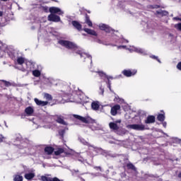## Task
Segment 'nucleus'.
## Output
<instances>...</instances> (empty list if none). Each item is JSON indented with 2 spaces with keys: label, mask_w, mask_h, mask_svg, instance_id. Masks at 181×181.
I'll return each instance as SVG.
<instances>
[{
  "label": "nucleus",
  "mask_w": 181,
  "mask_h": 181,
  "mask_svg": "<svg viewBox=\"0 0 181 181\" xmlns=\"http://www.w3.org/2000/svg\"><path fill=\"white\" fill-rule=\"evenodd\" d=\"M58 43L59 45H61V46H63V47L68 49V50H71L74 54H79L81 59H83V62H86V60L87 62H89L90 64L93 63V57L83 52V49L77 46L76 43L66 40H59Z\"/></svg>",
  "instance_id": "obj_1"
},
{
  "label": "nucleus",
  "mask_w": 181,
  "mask_h": 181,
  "mask_svg": "<svg viewBox=\"0 0 181 181\" xmlns=\"http://www.w3.org/2000/svg\"><path fill=\"white\" fill-rule=\"evenodd\" d=\"M122 163L123 168H127V173L130 176H133V177H136L138 176V169L132 164V163L129 162V160L127 158H124Z\"/></svg>",
  "instance_id": "obj_2"
},
{
  "label": "nucleus",
  "mask_w": 181,
  "mask_h": 181,
  "mask_svg": "<svg viewBox=\"0 0 181 181\" xmlns=\"http://www.w3.org/2000/svg\"><path fill=\"white\" fill-rule=\"evenodd\" d=\"M117 49H126L127 50H129V52H135L136 53H139V54H142V56L148 54V52H146V50L135 46H130L129 48H127V45H119L117 46Z\"/></svg>",
  "instance_id": "obj_3"
},
{
  "label": "nucleus",
  "mask_w": 181,
  "mask_h": 181,
  "mask_svg": "<svg viewBox=\"0 0 181 181\" xmlns=\"http://www.w3.org/2000/svg\"><path fill=\"white\" fill-rule=\"evenodd\" d=\"M8 56L13 60V62H17V64L22 66L25 63V58L18 56V52L16 51H8L7 52Z\"/></svg>",
  "instance_id": "obj_4"
},
{
  "label": "nucleus",
  "mask_w": 181,
  "mask_h": 181,
  "mask_svg": "<svg viewBox=\"0 0 181 181\" xmlns=\"http://www.w3.org/2000/svg\"><path fill=\"white\" fill-rule=\"evenodd\" d=\"M127 129H134V131H145V124H142V121L140 119L139 124H129L127 126Z\"/></svg>",
  "instance_id": "obj_5"
},
{
  "label": "nucleus",
  "mask_w": 181,
  "mask_h": 181,
  "mask_svg": "<svg viewBox=\"0 0 181 181\" xmlns=\"http://www.w3.org/2000/svg\"><path fill=\"white\" fill-rule=\"evenodd\" d=\"M78 141L79 142H81V144H82V145H85V146H88V148H93V151L95 152H101L102 149L98 148V147H95L93 145H91L90 143H88L87 141H86V139H84L83 137L79 136L78 137Z\"/></svg>",
  "instance_id": "obj_6"
},
{
  "label": "nucleus",
  "mask_w": 181,
  "mask_h": 181,
  "mask_svg": "<svg viewBox=\"0 0 181 181\" xmlns=\"http://www.w3.org/2000/svg\"><path fill=\"white\" fill-rule=\"evenodd\" d=\"M141 25L144 26V32H146L147 33H152V32H153V28H152L151 23L142 21Z\"/></svg>",
  "instance_id": "obj_7"
},
{
  "label": "nucleus",
  "mask_w": 181,
  "mask_h": 181,
  "mask_svg": "<svg viewBox=\"0 0 181 181\" xmlns=\"http://www.w3.org/2000/svg\"><path fill=\"white\" fill-rule=\"evenodd\" d=\"M74 118L76 119H79V121H82L85 124H90V122H93V119L90 117H83L78 115H74Z\"/></svg>",
  "instance_id": "obj_8"
},
{
  "label": "nucleus",
  "mask_w": 181,
  "mask_h": 181,
  "mask_svg": "<svg viewBox=\"0 0 181 181\" xmlns=\"http://www.w3.org/2000/svg\"><path fill=\"white\" fill-rule=\"evenodd\" d=\"M56 81L52 78H46L44 77V84L47 86V87H52L54 86Z\"/></svg>",
  "instance_id": "obj_9"
},
{
  "label": "nucleus",
  "mask_w": 181,
  "mask_h": 181,
  "mask_svg": "<svg viewBox=\"0 0 181 181\" xmlns=\"http://www.w3.org/2000/svg\"><path fill=\"white\" fill-rule=\"evenodd\" d=\"M99 28L100 29V30H105V32H106V33H114V30L112 28L109 27L108 25H106L104 23H100L99 25Z\"/></svg>",
  "instance_id": "obj_10"
},
{
  "label": "nucleus",
  "mask_w": 181,
  "mask_h": 181,
  "mask_svg": "<svg viewBox=\"0 0 181 181\" xmlns=\"http://www.w3.org/2000/svg\"><path fill=\"white\" fill-rule=\"evenodd\" d=\"M136 69H134L132 71L129 69H124L122 71V74H124V76H125L126 77H132V76H135V74H136Z\"/></svg>",
  "instance_id": "obj_11"
},
{
  "label": "nucleus",
  "mask_w": 181,
  "mask_h": 181,
  "mask_svg": "<svg viewBox=\"0 0 181 181\" xmlns=\"http://www.w3.org/2000/svg\"><path fill=\"white\" fill-rule=\"evenodd\" d=\"M40 180L42 181H63V180L59 179L57 177H50L46 175L41 176Z\"/></svg>",
  "instance_id": "obj_12"
},
{
  "label": "nucleus",
  "mask_w": 181,
  "mask_h": 181,
  "mask_svg": "<svg viewBox=\"0 0 181 181\" xmlns=\"http://www.w3.org/2000/svg\"><path fill=\"white\" fill-rule=\"evenodd\" d=\"M48 21L49 22H60V16L51 13L48 16Z\"/></svg>",
  "instance_id": "obj_13"
},
{
  "label": "nucleus",
  "mask_w": 181,
  "mask_h": 181,
  "mask_svg": "<svg viewBox=\"0 0 181 181\" xmlns=\"http://www.w3.org/2000/svg\"><path fill=\"white\" fill-rule=\"evenodd\" d=\"M30 145V141L27 139H22L21 140V144H20V148L23 149V148H29V146Z\"/></svg>",
  "instance_id": "obj_14"
},
{
  "label": "nucleus",
  "mask_w": 181,
  "mask_h": 181,
  "mask_svg": "<svg viewBox=\"0 0 181 181\" xmlns=\"http://www.w3.org/2000/svg\"><path fill=\"white\" fill-rule=\"evenodd\" d=\"M49 12L51 13H57L58 15H64V12L63 11H62V9H60L58 7L49 8Z\"/></svg>",
  "instance_id": "obj_15"
},
{
  "label": "nucleus",
  "mask_w": 181,
  "mask_h": 181,
  "mask_svg": "<svg viewBox=\"0 0 181 181\" xmlns=\"http://www.w3.org/2000/svg\"><path fill=\"white\" fill-rule=\"evenodd\" d=\"M6 53V45L0 42V57L2 58Z\"/></svg>",
  "instance_id": "obj_16"
},
{
  "label": "nucleus",
  "mask_w": 181,
  "mask_h": 181,
  "mask_svg": "<svg viewBox=\"0 0 181 181\" xmlns=\"http://www.w3.org/2000/svg\"><path fill=\"white\" fill-rule=\"evenodd\" d=\"M34 101H35V104H37L40 107H46V105H47L49 104V102L42 101V100H40L37 98H35Z\"/></svg>",
  "instance_id": "obj_17"
},
{
  "label": "nucleus",
  "mask_w": 181,
  "mask_h": 181,
  "mask_svg": "<svg viewBox=\"0 0 181 181\" xmlns=\"http://www.w3.org/2000/svg\"><path fill=\"white\" fill-rule=\"evenodd\" d=\"M35 112V110L32 107V106H28L25 109V113L27 117H31Z\"/></svg>",
  "instance_id": "obj_18"
},
{
  "label": "nucleus",
  "mask_w": 181,
  "mask_h": 181,
  "mask_svg": "<svg viewBox=\"0 0 181 181\" xmlns=\"http://www.w3.org/2000/svg\"><path fill=\"white\" fill-rule=\"evenodd\" d=\"M71 24L74 26V28H75V29H76V30H78V32H80L83 28L81 24H80V23L77 21H73L71 22Z\"/></svg>",
  "instance_id": "obj_19"
},
{
  "label": "nucleus",
  "mask_w": 181,
  "mask_h": 181,
  "mask_svg": "<svg viewBox=\"0 0 181 181\" xmlns=\"http://www.w3.org/2000/svg\"><path fill=\"white\" fill-rule=\"evenodd\" d=\"M121 108V106L119 105H115L111 108L110 113L112 115H117L118 114V110H119Z\"/></svg>",
  "instance_id": "obj_20"
},
{
  "label": "nucleus",
  "mask_w": 181,
  "mask_h": 181,
  "mask_svg": "<svg viewBox=\"0 0 181 181\" xmlns=\"http://www.w3.org/2000/svg\"><path fill=\"white\" fill-rule=\"evenodd\" d=\"M103 155L107 159H110V158H117V154H114L110 151H103Z\"/></svg>",
  "instance_id": "obj_21"
},
{
  "label": "nucleus",
  "mask_w": 181,
  "mask_h": 181,
  "mask_svg": "<svg viewBox=\"0 0 181 181\" xmlns=\"http://www.w3.org/2000/svg\"><path fill=\"white\" fill-rule=\"evenodd\" d=\"M84 32L88 33V35H90L91 36H97V32L94 30H91L87 28H83Z\"/></svg>",
  "instance_id": "obj_22"
},
{
  "label": "nucleus",
  "mask_w": 181,
  "mask_h": 181,
  "mask_svg": "<svg viewBox=\"0 0 181 181\" xmlns=\"http://www.w3.org/2000/svg\"><path fill=\"white\" fill-rule=\"evenodd\" d=\"M91 108L94 111H98L100 109V103L98 101H95L91 103Z\"/></svg>",
  "instance_id": "obj_23"
},
{
  "label": "nucleus",
  "mask_w": 181,
  "mask_h": 181,
  "mask_svg": "<svg viewBox=\"0 0 181 181\" xmlns=\"http://www.w3.org/2000/svg\"><path fill=\"white\" fill-rule=\"evenodd\" d=\"M72 175L73 176H76L77 177H79L81 181H86L83 177H81V175H86V173H81V174H77L78 173V170H72Z\"/></svg>",
  "instance_id": "obj_24"
},
{
  "label": "nucleus",
  "mask_w": 181,
  "mask_h": 181,
  "mask_svg": "<svg viewBox=\"0 0 181 181\" xmlns=\"http://www.w3.org/2000/svg\"><path fill=\"white\" fill-rule=\"evenodd\" d=\"M153 122H155V116L153 115L148 116L145 120V124H153Z\"/></svg>",
  "instance_id": "obj_25"
},
{
  "label": "nucleus",
  "mask_w": 181,
  "mask_h": 181,
  "mask_svg": "<svg viewBox=\"0 0 181 181\" xmlns=\"http://www.w3.org/2000/svg\"><path fill=\"white\" fill-rule=\"evenodd\" d=\"M109 127L110 129H113V131H118V129H119V127H118V124L115 122H110Z\"/></svg>",
  "instance_id": "obj_26"
},
{
  "label": "nucleus",
  "mask_w": 181,
  "mask_h": 181,
  "mask_svg": "<svg viewBox=\"0 0 181 181\" xmlns=\"http://www.w3.org/2000/svg\"><path fill=\"white\" fill-rule=\"evenodd\" d=\"M85 23L89 28H92L93 26V22L91 20H90V16L87 14H86V18H85Z\"/></svg>",
  "instance_id": "obj_27"
},
{
  "label": "nucleus",
  "mask_w": 181,
  "mask_h": 181,
  "mask_svg": "<svg viewBox=\"0 0 181 181\" xmlns=\"http://www.w3.org/2000/svg\"><path fill=\"white\" fill-rule=\"evenodd\" d=\"M45 152L47 155H52L53 153V152H54V148H53V147H50V146L45 147Z\"/></svg>",
  "instance_id": "obj_28"
},
{
  "label": "nucleus",
  "mask_w": 181,
  "mask_h": 181,
  "mask_svg": "<svg viewBox=\"0 0 181 181\" xmlns=\"http://www.w3.org/2000/svg\"><path fill=\"white\" fill-rule=\"evenodd\" d=\"M24 177L25 179H27V180H32V179L35 177V173H26L25 174Z\"/></svg>",
  "instance_id": "obj_29"
},
{
  "label": "nucleus",
  "mask_w": 181,
  "mask_h": 181,
  "mask_svg": "<svg viewBox=\"0 0 181 181\" xmlns=\"http://www.w3.org/2000/svg\"><path fill=\"white\" fill-rule=\"evenodd\" d=\"M157 15H160V16H168L169 15V12L163 10H158L156 11Z\"/></svg>",
  "instance_id": "obj_30"
},
{
  "label": "nucleus",
  "mask_w": 181,
  "mask_h": 181,
  "mask_svg": "<svg viewBox=\"0 0 181 181\" xmlns=\"http://www.w3.org/2000/svg\"><path fill=\"white\" fill-rule=\"evenodd\" d=\"M98 74L100 76V77H105V78H107V80H110V79L112 80L114 78L112 76H107V74H105V73L103 71H98Z\"/></svg>",
  "instance_id": "obj_31"
},
{
  "label": "nucleus",
  "mask_w": 181,
  "mask_h": 181,
  "mask_svg": "<svg viewBox=\"0 0 181 181\" xmlns=\"http://www.w3.org/2000/svg\"><path fill=\"white\" fill-rule=\"evenodd\" d=\"M57 122H58V124H61L62 125H67V122H66L60 116L57 117Z\"/></svg>",
  "instance_id": "obj_32"
},
{
  "label": "nucleus",
  "mask_w": 181,
  "mask_h": 181,
  "mask_svg": "<svg viewBox=\"0 0 181 181\" xmlns=\"http://www.w3.org/2000/svg\"><path fill=\"white\" fill-rule=\"evenodd\" d=\"M165 113L163 114H158V117H157V119L158 121H160V122H163V121H165Z\"/></svg>",
  "instance_id": "obj_33"
},
{
  "label": "nucleus",
  "mask_w": 181,
  "mask_h": 181,
  "mask_svg": "<svg viewBox=\"0 0 181 181\" xmlns=\"http://www.w3.org/2000/svg\"><path fill=\"white\" fill-rule=\"evenodd\" d=\"M66 129H69V128L66 127L64 129H61L59 131V135L61 136L62 139L64 138V134H66Z\"/></svg>",
  "instance_id": "obj_34"
},
{
  "label": "nucleus",
  "mask_w": 181,
  "mask_h": 181,
  "mask_svg": "<svg viewBox=\"0 0 181 181\" xmlns=\"http://www.w3.org/2000/svg\"><path fill=\"white\" fill-rule=\"evenodd\" d=\"M40 74H42V73L37 69L33 71V76H34V77H40Z\"/></svg>",
  "instance_id": "obj_35"
},
{
  "label": "nucleus",
  "mask_w": 181,
  "mask_h": 181,
  "mask_svg": "<svg viewBox=\"0 0 181 181\" xmlns=\"http://www.w3.org/2000/svg\"><path fill=\"white\" fill-rule=\"evenodd\" d=\"M44 97L48 101H52V100H53V97L49 93H45Z\"/></svg>",
  "instance_id": "obj_36"
},
{
  "label": "nucleus",
  "mask_w": 181,
  "mask_h": 181,
  "mask_svg": "<svg viewBox=\"0 0 181 181\" xmlns=\"http://www.w3.org/2000/svg\"><path fill=\"white\" fill-rule=\"evenodd\" d=\"M14 181H23V177H22V175H15L14 178H13Z\"/></svg>",
  "instance_id": "obj_37"
},
{
  "label": "nucleus",
  "mask_w": 181,
  "mask_h": 181,
  "mask_svg": "<svg viewBox=\"0 0 181 181\" xmlns=\"http://www.w3.org/2000/svg\"><path fill=\"white\" fill-rule=\"evenodd\" d=\"M140 118H144V117H146V112L144 111V110H140L138 112Z\"/></svg>",
  "instance_id": "obj_38"
},
{
  "label": "nucleus",
  "mask_w": 181,
  "mask_h": 181,
  "mask_svg": "<svg viewBox=\"0 0 181 181\" xmlns=\"http://www.w3.org/2000/svg\"><path fill=\"white\" fill-rule=\"evenodd\" d=\"M1 81L4 83L6 87H11V86H15V83H11V82L5 80H1Z\"/></svg>",
  "instance_id": "obj_39"
},
{
  "label": "nucleus",
  "mask_w": 181,
  "mask_h": 181,
  "mask_svg": "<svg viewBox=\"0 0 181 181\" xmlns=\"http://www.w3.org/2000/svg\"><path fill=\"white\" fill-rule=\"evenodd\" d=\"M64 152V150L63 148H59L56 151H54V154L56 156H59V155H61V153H63Z\"/></svg>",
  "instance_id": "obj_40"
},
{
  "label": "nucleus",
  "mask_w": 181,
  "mask_h": 181,
  "mask_svg": "<svg viewBox=\"0 0 181 181\" xmlns=\"http://www.w3.org/2000/svg\"><path fill=\"white\" fill-rule=\"evenodd\" d=\"M117 134L118 135H125V134H127V130H125V129H122L117 131Z\"/></svg>",
  "instance_id": "obj_41"
},
{
  "label": "nucleus",
  "mask_w": 181,
  "mask_h": 181,
  "mask_svg": "<svg viewBox=\"0 0 181 181\" xmlns=\"http://www.w3.org/2000/svg\"><path fill=\"white\" fill-rule=\"evenodd\" d=\"M115 42L116 43H125V42L126 43L129 42L128 40H125L124 38H120L118 40H116Z\"/></svg>",
  "instance_id": "obj_42"
},
{
  "label": "nucleus",
  "mask_w": 181,
  "mask_h": 181,
  "mask_svg": "<svg viewBox=\"0 0 181 181\" xmlns=\"http://www.w3.org/2000/svg\"><path fill=\"white\" fill-rule=\"evenodd\" d=\"M114 101H116L117 103H122L124 100L121 98H119V97L118 95H116Z\"/></svg>",
  "instance_id": "obj_43"
},
{
  "label": "nucleus",
  "mask_w": 181,
  "mask_h": 181,
  "mask_svg": "<svg viewBox=\"0 0 181 181\" xmlns=\"http://www.w3.org/2000/svg\"><path fill=\"white\" fill-rule=\"evenodd\" d=\"M99 94H101V95H104V87H103V86H100Z\"/></svg>",
  "instance_id": "obj_44"
},
{
  "label": "nucleus",
  "mask_w": 181,
  "mask_h": 181,
  "mask_svg": "<svg viewBox=\"0 0 181 181\" xmlns=\"http://www.w3.org/2000/svg\"><path fill=\"white\" fill-rule=\"evenodd\" d=\"M42 9L44 11V12H49V7L47 6H42Z\"/></svg>",
  "instance_id": "obj_45"
},
{
  "label": "nucleus",
  "mask_w": 181,
  "mask_h": 181,
  "mask_svg": "<svg viewBox=\"0 0 181 181\" xmlns=\"http://www.w3.org/2000/svg\"><path fill=\"white\" fill-rule=\"evenodd\" d=\"M97 43H99V45H105V46H108V44L104 43V42L101 41L100 40H98Z\"/></svg>",
  "instance_id": "obj_46"
},
{
  "label": "nucleus",
  "mask_w": 181,
  "mask_h": 181,
  "mask_svg": "<svg viewBox=\"0 0 181 181\" xmlns=\"http://www.w3.org/2000/svg\"><path fill=\"white\" fill-rule=\"evenodd\" d=\"M151 59H155L156 60H157V62H158V63H160V60L159 59H158V57L155 56V55H152L151 56Z\"/></svg>",
  "instance_id": "obj_47"
},
{
  "label": "nucleus",
  "mask_w": 181,
  "mask_h": 181,
  "mask_svg": "<svg viewBox=\"0 0 181 181\" xmlns=\"http://www.w3.org/2000/svg\"><path fill=\"white\" fill-rule=\"evenodd\" d=\"M78 162H81V163H84V158L83 157H78Z\"/></svg>",
  "instance_id": "obj_48"
},
{
  "label": "nucleus",
  "mask_w": 181,
  "mask_h": 181,
  "mask_svg": "<svg viewBox=\"0 0 181 181\" xmlns=\"http://www.w3.org/2000/svg\"><path fill=\"white\" fill-rule=\"evenodd\" d=\"M151 8H152L153 9H158V8H160L159 5H153V6H150Z\"/></svg>",
  "instance_id": "obj_49"
},
{
  "label": "nucleus",
  "mask_w": 181,
  "mask_h": 181,
  "mask_svg": "<svg viewBox=\"0 0 181 181\" xmlns=\"http://www.w3.org/2000/svg\"><path fill=\"white\" fill-rule=\"evenodd\" d=\"M120 176H121V177H126L127 173H125V172L121 173Z\"/></svg>",
  "instance_id": "obj_50"
},
{
  "label": "nucleus",
  "mask_w": 181,
  "mask_h": 181,
  "mask_svg": "<svg viewBox=\"0 0 181 181\" xmlns=\"http://www.w3.org/2000/svg\"><path fill=\"white\" fill-rule=\"evenodd\" d=\"M177 69H178V70H181V62L177 64Z\"/></svg>",
  "instance_id": "obj_51"
},
{
  "label": "nucleus",
  "mask_w": 181,
  "mask_h": 181,
  "mask_svg": "<svg viewBox=\"0 0 181 181\" xmlns=\"http://www.w3.org/2000/svg\"><path fill=\"white\" fill-rule=\"evenodd\" d=\"M107 88H109V90H110V91H112V93H114V91L112 90V89H111V83L107 84Z\"/></svg>",
  "instance_id": "obj_52"
},
{
  "label": "nucleus",
  "mask_w": 181,
  "mask_h": 181,
  "mask_svg": "<svg viewBox=\"0 0 181 181\" xmlns=\"http://www.w3.org/2000/svg\"><path fill=\"white\" fill-rule=\"evenodd\" d=\"M177 29H178L179 30H181V23H180L177 24Z\"/></svg>",
  "instance_id": "obj_53"
},
{
  "label": "nucleus",
  "mask_w": 181,
  "mask_h": 181,
  "mask_svg": "<svg viewBox=\"0 0 181 181\" xmlns=\"http://www.w3.org/2000/svg\"><path fill=\"white\" fill-rule=\"evenodd\" d=\"M166 125H168V123L166 122H163V127H164V128H166Z\"/></svg>",
  "instance_id": "obj_54"
},
{
  "label": "nucleus",
  "mask_w": 181,
  "mask_h": 181,
  "mask_svg": "<svg viewBox=\"0 0 181 181\" xmlns=\"http://www.w3.org/2000/svg\"><path fill=\"white\" fill-rule=\"evenodd\" d=\"M173 20L174 21H180V18H179V17H174Z\"/></svg>",
  "instance_id": "obj_55"
},
{
  "label": "nucleus",
  "mask_w": 181,
  "mask_h": 181,
  "mask_svg": "<svg viewBox=\"0 0 181 181\" xmlns=\"http://www.w3.org/2000/svg\"><path fill=\"white\" fill-rule=\"evenodd\" d=\"M4 140V136L2 135H0V142H2Z\"/></svg>",
  "instance_id": "obj_56"
},
{
  "label": "nucleus",
  "mask_w": 181,
  "mask_h": 181,
  "mask_svg": "<svg viewBox=\"0 0 181 181\" xmlns=\"http://www.w3.org/2000/svg\"><path fill=\"white\" fill-rule=\"evenodd\" d=\"M115 124H121V119H119L115 122Z\"/></svg>",
  "instance_id": "obj_57"
},
{
  "label": "nucleus",
  "mask_w": 181,
  "mask_h": 181,
  "mask_svg": "<svg viewBox=\"0 0 181 181\" xmlns=\"http://www.w3.org/2000/svg\"><path fill=\"white\" fill-rule=\"evenodd\" d=\"M95 169L101 172V167H96Z\"/></svg>",
  "instance_id": "obj_58"
},
{
  "label": "nucleus",
  "mask_w": 181,
  "mask_h": 181,
  "mask_svg": "<svg viewBox=\"0 0 181 181\" xmlns=\"http://www.w3.org/2000/svg\"><path fill=\"white\" fill-rule=\"evenodd\" d=\"M106 83L107 84H111V81H110V79H107V81Z\"/></svg>",
  "instance_id": "obj_59"
},
{
  "label": "nucleus",
  "mask_w": 181,
  "mask_h": 181,
  "mask_svg": "<svg viewBox=\"0 0 181 181\" xmlns=\"http://www.w3.org/2000/svg\"><path fill=\"white\" fill-rule=\"evenodd\" d=\"M4 15V12L0 11V16H2Z\"/></svg>",
  "instance_id": "obj_60"
},
{
  "label": "nucleus",
  "mask_w": 181,
  "mask_h": 181,
  "mask_svg": "<svg viewBox=\"0 0 181 181\" xmlns=\"http://www.w3.org/2000/svg\"><path fill=\"white\" fill-rule=\"evenodd\" d=\"M178 177H180V179H181V173H180L178 174Z\"/></svg>",
  "instance_id": "obj_61"
},
{
  "label": "nucleus",
  "mask_w": 181,
  "mask_h": 181,
  "mask_svg": "<svg viewBox=\"0 0 181 181\" xmlns=\"http://www.w3.org/2000/svg\"><path fill=\"white\" fill-rule=\"evenodd\" d=\"M109 144H114V141H109Z\"/></svg>",
  "instance_id": "obj_62"
},
{
  "label": "nucleus",
  "mask_w": 181,
  "mask_h": 181,
  "mask_svg": "<svg viewBox=\"0 0 181 181\" xmlns=\"http://www.w3.org/2000/svg\"><path fill=\"white\" fill-rule=\"evenodd\" d=\"M31 29L33 30H35V26L31 27Z\"/></svg>",
  "instance_id": "obj_63"
},
{
  "label": "nucleus",
  "mask_w": 181,
  "mask_h": 181,
  "mask_svg": "<svg viewBox=\"0 0 181 181\" xmlns=\"http://www.w3.org/2000/svg\"><path fill=\"white\" fill-rule=\"evenodd\" d=\"M30 64H33V62H28Z\"/></svg>",
  "instance_id": "obj_64"
}]
</instances>
